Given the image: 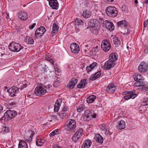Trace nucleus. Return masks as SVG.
Here are the masks:
<instances>
[{
	"mask_svg": "<svg viewBox=\"0 0 148 148\" xmlns=\"http://www.w3.org/2000/svg\"><path fill=\"white\" fill-rule=\"evenodd\" d=\"M105 12L109 17L112 18L116 17L118 13L116 8L112 6L107 7L105 9Z\"/></svg>",
	"mask_w": 148,
	"mask_h": 148,
	"instance_id": "1",
	"label": "nucleus"
},
{
	"mask_svg": "<svg viewBox=\"0 0 148 148\" xmlns=\"http://www.w3.org/2000/svg\"><path fill=\"white\" fill-rule=\"evenodd\" d=\"M17 115V112L14 110H7L2 117V120L7 121L14 118Z\"/></svg>",
	"mask_w": 148,
	"mask_h": 148,
	"instance_id": "2",
	"label": "nucleus"
},
{
	"mask_svg": "<svg viewBox=\"0 0 148 148\" xmlns=\"http://www.w3.org/2000/svg\"><path fill=\"white\" fill-rule=\"evenodd\" d=\"M8 47L11 51L15 52H18L24 49V47L20 44L14 42L11 43Z\"/></svg>",
	"mask_w": 148,
	"mask_h": 148,
	"instance_id": "3",
	"label": "nucleus"
},
{
	"mask_svg": "<svg viewBox=\"0 0 148 148\" xmlns=\"http://www.w3.org/2000/svg\"><path fill=\"white\" fill-rule=\"evenodd\" d=\"M48 92L47 86H44V87L42 86H37L35 89V94L38 96H41Z\"/></svg>",
	"mask_w": 148,
	"mask_h": 148,
	"instance_id": "4",
	"label": "nucleus"
},
{
	"mask_svg": "<svg viewBox=\"0 0 148 148\" xmlns=\"http://www.w3.org/2000/svg\"><path fill=\"white\" fill-rule=\"evenodd\" d=\"M76 122L74 119H70L66 121L65 124V128L68 130L72 131L75 128Z\"/></svg>",
	"mask_w": 148,
	"mask_h": 148,
	"instance_id": "5",
	"label": "nucleus"
},
{
	"mask_svg": "<svg viewBox=\"0 0 148 148\" xmlns=\"http://www.w3.org/2000/svg\"><path fill=\"white\" fill-rule=\"evenodd\" d=\"M123 94L125 95L124 97V98L126 100L130 98L134 99L137 96V94L135 93V90H134L124 92Z\"/></svg>",
	"mask_w": 148,
	"mask_h": 148,
	"instance_id": "6",
	"label": "nucleus"
},
{
	"mask_svg": "<svg viewBox=\"0 0 148 148\" xmlns=\"http://www.w3.org/2000/svg\"><path fill=\"white\" fill-rule=\"evenodd\" d=\"M102 49L105 52H107L110 50L111 45L110 42L106 40H103L101 43Z\"/></svg>",
	"mask_w": 148,
	"mask_h": 148,
	"instance_id": "7",
	"label": "nucleus"
},
{
	"mask_svg": "<svg viewBox=\"0 0 148 148\" xmlns=\"http://www.w3.org/2000/svg\"><path fill=\"white\" fill-rule=\"evenodd\" d=\"M46 30L43 26H40L38 28L35 32V36L37 38L41 37L45 32Z\"/></svg>",
	"mask_w": 148,
	"mask_h": 148,
	"instance_id": "8",
	"label": "nucleus"
},
{
	"mask_svg": "<svg viewBox=\"0 0 148 148\" xmlns=\"http://www.w3.org/2000/svg\"><path fill=\"white\" fill-rule=\"evenodd\" d=\"M10 96L11 97L15 96L19 92V88L17 87L13 86L7 90Z\"/></svg>",
	"mask_w": 148,
	"mask_h": 148,
	"instance_id": "9",
	"label": "nucleus"
},
{
	"mask_svg": "<svg viewBox=\"0 0 148 148\" xmlns=\"http://www.w3.org/2000/svg\"><path fill=\"white\" fill-rule=\"evenodd\" d=\"M115 63L110 60H108L106 61L104 64L103 68L104 69L108 70L113 67L115 65Z\"/></svg>",
	"mask_w": 148,
	"mask_h": 148,
	"instance_id": "10",
	"label": "nucleus"
},
{
	"mask_svg": "<svg viewBox=\"0 0 148 148\" xmlns=\"http://www.w3.org/2000/svg\"><path fill=\"white\" fill-rule=\"evenodd\" d=\"M147 64L146 62H142L138 66L139 71L141 73H144L147 71Z\"/></svg>",
	"mask_w": 148,
	"mask_h": 148,
	"instance_id": "11",
	"label": "nucleus"
},
{
	"mask_svg": "<svg viewBox=\"0 0 148 148\" xmlns=\"http://www.w3.org/2000/svg\"><path fill=\"white\" fill-rule=\"evenodd\" d=\"M89 24L92 28L95 29H97L99 27V21L96 19L91 20L89 22Z\"/></svg>",
	"mask_w": 148,
	"mask_h": 148,
	"instance_id": "12",
	"label": "nucleus"
},
{
	"mask_svg": "<svg viewBox=\"0 0 148 148\" xmlns=\"http://www.w3.org/2000/svg\"><path fill=\"white\" fill-rule=\"evenodd\" d=\"M71 51L74 53H78L80 50L79 46L77 44L73 43L70 45Z\"/></svg>",
	"mask_w": 148,
	"mask_h": 148,
	"instance_id": "13",
	"label": "nucleus"
},
{
	"mask_svg": "<svg viewBox=\"0 0 148 148\" xmlns=\"http://www.w3.org/2000/svg\"><path fill=\"white\" fill-rule=\"evenodd\" d=\"M50 6L53 9L57 10L59 7V4L57 0H49V2Z\"/></svg>",
	"mask_w": 148,
	"mask_h": 148,
	"instance_id": "14",
	"label": "nucleus"
},
{
	"mask_svg": "<svg viewBox=\"0 0 148 148\" xmlns=\"http://www.w3.org/2000/svg\"><path fill=\"white\" fill-rule=\"evenodd\" d=\"M105 26L107 29L110 31H112L114 29V27L113 23L109 21L108 20H106L105 21Z\"/></svg>",
	"mask_w": 148,
	"mask_h": 148,
	"instance_id": "15",
	"label": "nucleus"
},
{
	"mask_svg": "<svg viewBox=\"0 0 148 148\" xmlns=\"http://www.w3.org/2000/svg\"><path fill=\"white\" fill-rule=\"evenodd\" d=\"M116 88V87L113 84H111L108 86L106 90L109 93L112 94L114 92Z\"/></svg>",
	"mask_w": 148,
	"mask_h": 148,
	"instance_id": "16",
	"label": "nucleus"
},
{
	"mask_svg": "<svg viewBox=\"0 0 148 148\" xmlns=\"http://www.w3.org/2000/svg\"><path fill=\"white\" fill-rule=\"evenodd\" d=\"M83 129L82 128L79 129L75 132L72 139H73V138H75L76 139H79V138H82L81 136L83 134Z\"/></svg>",
	"mask_w": 148,
	"mask_h": 148,
	"instance_id": "17",
	"label": "nucleus"
},
{
	"mask_svg": "<svg viewBox=\"0 0 148 148\" xmlns=\"http://www.w3.org/2000/svg\"><path fill=\"white\" fill-rule=\"evenodd\" d=\"M18 16L22 20H26L28 18L27 14L22 12H19L18 14Z\"/></svg>",
	"mask_w": 148,
	"mask_h": 148,
	"instance_id": "18",
	"label": "nucleus"
},
{
	"mask_svg": "<svg viewBox=\"0 0 148 148\" xmlns=\"http://www.w3.org/2000/svg\"><path fill=\"white\" fill-rule=\"evenodd\" d=\"M118 58V55L116 53H112L109 56V60L115 62Z\"/></svg>",
	"mask_w": 148,
	"mask_h": 148,
	"instance_id": "19",
	"label": "nucleus"
},
{
	"mask_svg": "<svg viewBox=\"0 0 148 148\" xmlns=\"http://www.w3.org/2000/svg\"><path fill=\"white\" fill-rule=\"evenodd\" d=\"M87 83L88 80L87 79H82L77 85V87L79 88H83L85 86Z\"/></svg>",
	"mask_w": 148,
	"mask_h": 148,
	"instance_id": "20",
	"label": "nucleus"
},
{
	"mask_svg": "<svg viewBox=\"0 0 148 148\" xmlns=\"http://www.w3.org/2000/svg\"><path fill=\"white\" fill-rule=\"evenodd\" d=\"M91 141L90 139H86L82 145V148H88L91 145Z\"/></svg>",
	"mask_w": 148,
	"mask_h": 148,
	"instance_id": "21",
	"label": "nucleus"
},
{
	"mask_svg": "<svg viewBox=\"0 0 148 148\" xmlns=\"http://www.w3.org/2000/svg\"><path fill=\"white\" fill-rule=\"evenodd\" d=\"M35 134V133L33 131L29 130L26 132L25 135L26 138H28V139H32L33 136Z\"/></svg>",
	"mask_w": 148,
	"mask_h": 148,
	"instance_id": "22",
	"label": "nucleus"
},
{
	"mask_svg": "<svg viewBox=\"0 0 148 148\" xmlns=\"http://www.w3.org/2000/svg\"><path fill=\"white\" fill-rule=\"evenodd\" d=\"M18 148H28L26 142L25 141L21 140L19 141Z\"/></svg>",
	"mask_w": 148,
	"mask_h": 148,
	"instance_id": "23",
	"label": "nucleus"
},
{
	"mask_svg": "<svg viewBox=\"0 0 148 148\" xmlns=\"http://www.w3.org/2000/svg\"><path fill=\"white\" fill-rule=\"evenodd\" d=\"M97 63L96 62H93L88 66L86 67V69L87 72L91 71L97 65Z\"/></svg>",
	"mask_w": 148,
	"mask_h": 148,
	"instance_id": "24",
	"label": "nucleus"
},
{
	"mask_svg": "<svg viewBox=\"0 0 148 148\" xmlns=\"http://www.w3.org/2000/svg\"><path fill=\"white\" fill-rule=\"evenodd\" d=\"M77 82V80L74 78H72L70 82L69 87L70 88H73Z\"/></svg>",
	"mask_w": 148,
	"mask_h": 148,
	"instance_id": "25",
	"label": "nucleus"
},
{
	"mask_svg": "<svg viewBox=\"0 0 148 148\" xmlns=\"http://www.w3.org/2000/svg\"><path fill=\"white\" fill-rule=\"evenodd\" d=\"M96 98V96L95 95H92L88 97L86 99V101L88 103L93 102Z\"/></svg>",
	"mask_w": 148,
	"mask_h": 148,
	"instance_id": "26",
	"label": "nucleus"
},
{
	"mask_svg": "<svg viewBox=\"0 0 148 148\" xmlns=\"http://www.w3.org/2000/svg\"><path fill=\"white\" fill-rule=\"evenodd\" d=\"M46 67L47 65L45 64L43 62H39V68L42 71H45V70L47 69Z\"/></svg>",
	"mask_w": 148,
	"mask_h": 148,
	"instance_id": "27",
	"label": "nucleus"
},
{
	"mask_svg": "<svg viewBox=\"0 0 148 148\" xmlns=\"http://www.w3.org/2000/svg\"><path fill=\"white\" fill-rule=\"evenodd\" d=\"M117 24L119 27L123 28L125 27L127 25V22L124 20L118 22Z\"/></svg>",
	"mask_w": 148,
	"mask_h": 148,
	"instance_id": "28",
	"label": "nucleus"
},
{
	"mask_svg": "<svg viewBox=\"0 0 148 148\" xmlns=\"http://www.w3.org/2000/svg\"><path fill=\"white\" fill-rule=\"evenodd\" d=\"M101 73L100 71H97L94 74L93 76H91L90 78V79L92 81H94L99 77L101 75Z\"/></svg>",
	"mask_w": 148,
	"mask_h": 148,
	"instance_id": "29",
	"label": "nucleus"
},
{
	"mask_svg": "<svg viewBox=\"0 0 148 148\" xmlns=\"http://www.w3.org/2000/svg\"><path fill=\"white\" fill-rule=\"evenodd\" d=\"M99 129L102 131H105L106 134L108 131V127L106 125L105 123H102L99 126Z\"/></svg>",
	"mask_w": 148,
	"mask_h": 148,
	"instance_id": "30",
	"label": "nucleus"
},
{
	"mask_svg": "<svg viewBox=\"0 0 148 148\" xmlns=\"http://www.w3.org/2000/svg\"><path fill=\"white\" fill-rule=\"evenodd\" d=\"M125 127V123L124 121H120L118 123L117 128L119 129H122Z\"/></svg>",
	"mask_w": 148,
	"mask_h": 148,
	"instance_id": "31",
	"label": "nucleus"
},
{
	"mask_svg": "<svg viewBox=\"0 0 148 148\" xmlns=\"http://www.w3.org/2000/svg\"><path fill=\"white\" fill-rule=\"evenodd\" d=\"M91 15L90 12L89 10H85L83 12L82 16L86 18H89Z\"/></svg>",
	"mask_w": 148,
	"mask_h": 148,
	"instance_id": "32",
	"label": "nucleus"
},
{
	"mask_svg": "<svg viewBox=\"0 0 148 148\" xmlns=\"http://www.w3.org/2000/svg\"><path fill=\"white\" fill-rule=\"evenodd\" d=\"M133 78L135 81H141L142 79L143 76L140 74L135 73L133 76Z\"/></svg>",
	"mask_w": 148,
	"mask_h": 148,
	"instance_id": "33",
	"label": "nucleus"
},
{
	"mask_svg": "<svg viewBox=\"0 0 148 148\" xmlns=\"http://www.w3.org/2000/svg\"><path fill=\"white\" fill-rule=\"evenodd\" d=\"M26 42L29 44H33L34 40L33 38L29 36H26L25 37Z\"/></svg>",
	"mask_w": 148,
	"mask_h": 148,
	"instance_id": "34",
	"label": "nucleus"
},
{
	"mask_svg": "<svg viewBox=\"0 0 148 148\" xmlns=\"http://www.w3.org/2000/svg\"><path fill=\"white\" fill-rule=\"evenodd\" d=\"M59 27L55 23H54L53 24L52 31V34H55L57 33L58 32Z\"/></svg>",
	"mask_w": 148,
	"mask_h": 148,
	"instance_id": "35",
	"label": "nucleus"
},
{
	"mask_svg": "<svg viewBox=\"0 0 148 148\" xmlns=\"http://www.w3.org/2000/svg\"><path fill=\"white\" fill-rule=\"evenodd\" d=\"M60 106V103L58 102V100H57L54 105V111L56 112H58Z\"/></svg>",
	"mask_w": 148,
	"mask_h": 148,
	"instance_id": "36",
	"label": "nucleus"
},
{
	"mask_svg": "<svg viewBox=\"0 0 148 148\" xmlns=\"http://www.w3.org/2000/svg\"><path fill=\"white\" fill-rule=\"evenodd\" d=\"M94 111L93 110H86L84 112L85 114H86L87 116H88L89 118H91L92 114L93 113Z\"/></svg>",
	"mask_w": 148,
	"mask_h": 148,
	"instance_id": "37",
	"label": "nucleus"
},
{
	"mask_svg": "<svg viewBox=\"0 0 148 148\" xmlns=\"http://www.w3.org/2000/svg\"><path fill=\"white\" fill-rule=\"evenodd\" d=\"M45 141V139H36V144L38 146H41L43 145Z\"/></svg>",
	"mask_w": 148,
	"mask_h": 148,
	"instance_id": "38",
	"label": "nucleus"
},
{
	"mask_svg": "<svg viewBox=\"0 0 148 148\" xmlns=\"http://www.w3.org/2000/svg\"><path fill=\"white\" fill-rule=\"evenodd\" d=\"M113 42L114 44L116 45H118L120 44V41L118 38L115 37L113 38Z\"/></svg>",
	"mask_w": 148,
	"mask_h": 148,
	"instance_id": "39",
	"label": "nucleus"
},
{
	"mask_svg": "<svg viewBox=\"0 0 148 148\" xmlns=\"http://www.w3.org/2000/svg\"><path fill=\"white\" fill-rule=\"evenodd\" d=\"M60 132L58 129L55 130L49 134V136H54L59 134L60 133Z\"/></svg>",
	"mask_w": 148,
	"mask_h": 148,
	"instance_id": "40",
	"label": "nucleus"
},
{
	"mask_svg": "<svg viewBox=\"0 0 148 148\" xmlns=\"http://www.w3.org/2000/svg\"><path fill=\"white\" fill-rule=\"evenodd\" d=\"M144 84L142 81H138L135 82L134 84V86L135 87L139 86H144Z\"/></svg>",
	"mask_w": 148,
	"mask_h": 148,
	"instance_id": "41",
	"label": "nucleus"
},
{
	"mask_svg": "<svg viewBox=\"0 0 148 148\" xmlns=\"http://www.w3.org/2000/svg\"><path fill=\"white\" fill-rule=\"evenodd\" d=\"M124 28L125 30H123L122 32H121V33H123L124 35H128L130 33V30L127 28H126V27Z\"/></svg>",
	"mask_w": 148,
	"mask_h": 148,
	"instance_id": "42",
	"label": "nucleus"
},
{
	"mask_svg": "<svg viewBox=\"0 0 148 148\" xmlns=\"http://www.w3.org/2000/svg\"><path fill=\"white\" fill-rule=\"evenodd\" d=\"M85 109L84 106L82 104H80L77 108V111L79 112H81Z\"/></svg>",
	"mask_w": 148,
	"mask_h": 148,
	"instance_id": "43",
	"label": "nucleus"
},
{
	"mask_svg": "<svg viewBox=\"0 0 148 148\" xmlns=\"http://www.w3.org/2000/svg\"><path fill=\"white\" fill-rule=\"evenodd\" d=\"M88 116L86 115V114H85V113L84 114V115H83L82 118L84 121H89L91 119V118H89L88 117Z\"/></svg>",
	"mask_w": 148,
	"mask_h": 148,
	"instance_id": "44",
	"label": "nucleus"
},
{
	"mask_svg": "<svg viewBox=\"0 0 148 148\" xmlns=\"http://www.w3.org/2000/svg\"><path fill=\"white\" fill-rule=\"evenodd\" d=\"M9 131V128L5 126H3L2 128L1 132L3 133H5L8 132Z\"/></svg>",
	"mask_w": 148,
	"mask_h": 148,
	"instance_id": "45",
	"label": "nucleus"
},
{
	"mask_svg": "<svg viewBox=\"0 0 148 148\" xmlns=\"http://www.w3.org/2000/svg\"><path fill=\"white\" fill-rule=\"evenodd\" d=\"M66 113L61 111L60 113L59 116L61 118L63 119L64 117H66Z\"/></svg>",
	"mask_w": 148,
	"mask_h": 148,
	"instance_id": "46",
	"label": "nucleus"
},
{
	"mask_svg": "<svg viewBox=\"0 0 148 148\" xmlns=\"http://www.w3.org/2000/svg\"><path fill=\"white\" fill-rule=\"evenodd\" d=\"M76 23L78 25H82L83 23V21L81 19H77L76 20Z\"/></svg>",
	"mask_w": 148,
	"mask_h": 148,
	"instance_id": "47",
	"label": "nucleus"
},
{
	"mask_svg": "<svg viewBox=\"0 0 148 148\" xmlns=\"http://www.w3.org/2000/svg\"><path fill=\"white\" fill-rule=\"evenodd\" d=\"M61 84L59 81H56L53 84V86L55 87H57L60 86Z\"/></svg>",
	"mask_w": 148,
	"mask_h": 148,
	"instance_id": "48",
	"label": "nucleus"
},
{
	"mask_svg": "<svg viewBox=\"0 0 148 148\" xmlns=\"http://www.w3.org/2000/svg\"><path fill=\"white\" fill-rule=\"evenodd\" d=\"M69 110V108L68 107L66 106H64L62 108V111L63 112H64L67 113V112Z\"/></svg>",
	"mask_w": 148,
	"mask_h": 148,
	"instance_id": "49",
	"label": "nucleus"
},
{
	"mask_svg": "<svg viewBox=\"0 0 148 148\" xmlns=\"http://www.w3.org/2000/svg\"><path fill=\"white\" fill-rule=\"evenodd\" d=\"M94 139H103V138L99 134H98L96 135Z\"/></svg>",
	"mask_w": 148,
	"mask_h": 148,
	"instance_id": "50",
	"label": "nucleus"
},
{
	"mask_svg": "<svg viewBox=\"0 0 148 148\" xmlns=\"http://www.w3.org/2000/svg\"><path fill=\"white\" fill-rule=\"evenodd\" d=\"M122 9L125 12H127L128 11L127 7L126 5H124L123 6Z\"/></svg>",
	"mask_w": 148,
	"mask_h": 148,
	"instance_id": "51",
	"label": "nucleus"
},
{
	"mask_svg": "<svg viewBox=\"0 0 148 148\" xmlns=\"http://www.w3.org/2000/svg\"><path fill=\"white\" fill-rule=\"evenodd\" d=\"M51 56L49 54H47L45 57V59L47 61H49L50 59Z\"/></svg>",
	"mask_w": 148,
	"mask_h": 148,
	"instance_id": "52",
	"label": "nucleus"
},
{
	"mask_svg": "<svg viewBox=\"0 0 148 148\" xmlns=\"http://www.w3.org/2000/svg\"><path fill=\"white\" fill-rule=\"evenodd\" d=\"M8 104L9 105L13 106L15 105L16 104V103L14 102L9 101L8 102Z\"/></svg>",
	"mask_w": 148,
	"mask_h": 148,
	"instance_id": "53",
	"label": "nucleus"
},
{
	"mask_svg": "<svg viewBox=\"0 0 148 148\" xmlns=\"http://www.w3.org/2000/svg\"><path fill=\"white\" fill-rule=\"evenodd\" d=\"M52 148H62L61 146L57 144H54L52 147Z\"/></svg>",
	"mask_w": 148,
	"mask_h": 148,
	"instance_id": "54",
	"label": "nucleus"
},
{
	"mask_svg": "<svg viewBox=\"0 0 148 148\" xmlns=\"http://www.w3.org/2000/svg\"><path fill=\"white\" fill-rule=\"evenodd\" d=\"M147 26H148V19L145 21L144 23V27H146Z\"/></svg>",
	"mask_w": 148,
	"mask_h": 148,
	"instance_id": "55",
	"label": "nucleus"
},
{
	"mask_svg": "<svg viewBox=\"0 0 148 148\" xmlns=\"http://www.w3.org/2000/svg\"><path fill=\"white\" fill-rule=\"evenodd\" d=\"M103 139H96V141L99 143H102L103 142Z\"/></svg>",
	"mask_w": 148,
	"mask_h": 148,
	"instance_id": "56",
	"label": "nucleus"
},
{
	"mask_svg": "<svg viewBox=\"0 0 148 148\" xmlns=\"http://www.w3.org/2000/svg\"><path fill=\"white\" fill-rule=\"evenodd\" d=\"M36 25V23H34L31 26H30L29 28L31 29H33Z\"/></svg>",
	"mask_w": 148,
	"mask_h": 148,
	"instance_id": "57",
	"label": "nucleus"
},
{
	"mask_svg": "<svg viewBox=\"0 0 148 148\" xmlns=\"http://www.w3.org/2000/svg\"><path fill=\"white\" fill-rule=\"evenodd\" d=\"M47 86V89L48 91V92L50 91L51 88V86L50 85H48L47 86Z\"/></svg>",
	"mask_w": 148,
	"mask_h": 148,
	"instance_id": "58",
	"label": "nucleus"
},
{
	"mask_svg": "<svg viewBox=\"0 0 148 148\" xmlns=\"http://www.w3.org/2000/svg\"><path fill=\"white\" fill-rule=\"evenodd\" d=\"M96 116H97L96 114L94 112H93V113L92 114L91 117L92 118H95L96 117Z\"/></svg>",
	"mask_w": 148,
	"mask_h": 148,
	"instance_id": "59",
	"label": "nucleus"
},
{
	"mask_svg": "<svg viewBox=\"0 0 148 148\" xmlns=\"http://www.w3.org/2000/svg\"><path fill=\"white\" fill-rule=\"evenodd\" d=\"M148 104V101H145L143 102V105L146 106Z\"/></svg>",
	"mask_w": 148,
	"mask_h": 148,
	"instance_id": "60",
	"label": "nucleus"
},
{
	"mask_svg": "<svg viewBox=\"0 0 148 148\" xmlns=\"http://www.w3.org/2000/svg\"><path fill=\"white\" fill-rule=\"evenodd\" d=\"M48 61L51 63L53 65L54 64V61L51 58Z\"/></svg>",
	"mask_w": 148,
	"mask_h": 148,
	"instance_id": "61",
	"label": "nucleus"
},
{
	"mask_svg": "<svg viewBox=\"0 0 148 148\" xmlns=\"http://www.w3.org/2000/svg\"><path fill=\"white\" fill-rule=\"evenodd\" d=\"M3 107L1 106H0V114H1V112H3Z\"/></svg>",
	"mask_w": 148,
	"mask_h": 148,
	"instance_id": "62",
	"label": "nucleus"
},
{
	"mask_svg": "<svg viewBox=\"0 0 148 148\" xmlns=\"http://www.w3.org/2000/svg\"><path fill=\"white\" fill-rule=\"evenodd\" d=\"M106 2L107 3H110L112 2L114 0H105Z\"/></svg>",
	"mask_w": 148,
	"mask_h": 148,
	"instance_id": "63",
	"label": "nucleus"
},
{
	"mask_svg": "<svg viewBox=\"0 0 148 148\" xmlns=\"http://www.w3.org/2000/svg\"><path fill=\"white\" fill-rule=\"evenodd\" d=\"M144 52L145 53H147L148 52V48H147V49H145L144 50Z\"/></svg>",
	"mask_w": 148,
	"mask_h": 148,
	"instance_id": "64",
	"label": "nucleus"
}]
</instances>
